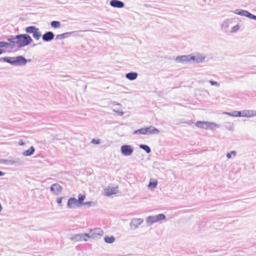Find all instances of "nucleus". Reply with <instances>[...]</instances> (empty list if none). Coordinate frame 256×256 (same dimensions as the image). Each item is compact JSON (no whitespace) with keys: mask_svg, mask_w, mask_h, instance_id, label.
Here are the masks:
<instances>
[{"mask_svg":"<svg viewBox=\"0 0 256 256\" xmlns=\"http://www.w3.org/2000/svg\"><path fill=\"white\" fill-rule=\"evenodd\" d=\"M38 30L35 26H29L26 28L25 30L28 34H33L35 31Z\"/></svg>","mask_w":256,"mask_h":256,"instance_id":"393cba45","label":"nucleus"},{"mask_svg":"<svg viewBox=\"0 0 256 256\" xmlns=\"http://www.w3.org/2000/svg\"><path fill=\"white\" fill-rule=\"evenodd\" d=\"M243 117L251 118L256 116V111L254 110H244L242 111Z\"/></svg>","mask_w":256,"mask_h":256,"instance_id":"2eb2a0df","label":"nucleus"},{"mask_svg":"<svg viewBox=\"0 0 256 256\" xmlns=\"http://www.w3.org/2000/svg\"><path fill=\"white\" fill-rule=\"evenodd\" d=\"M62 198H63L62 197H58V198H57L56 200V201L57 203L58 204H62Z\"/></svg>","mask_w":256,"mask_h":256,"instance_id":"a19ab883","label":"nucleus"},{"mask_svg":"<svg viewBox=\"0 0 256 256\" xmlns=\"http://www.w3.org/2000/svg\"><path fill=\"white\" fill-rule=\"evenodd\" d=\"M230 20H224L222 24V27L224 28H226L228 27Z\"/></svg>","mask_w":256,"mask_h":256,"instance_id":"2f4dec72","label":"nucleus"},{"mask_svg":"<svg viewBox=\"0 0 256 256\" xmlns=\"http://www.w3.org/2000/svg\"><path fill=\"white\" fill-rule=\"evenodd\" d=\"M205 58V55H204L202 54H200L198 52H196L192 54H190V63H201L204 61Z\"/></svg>","mask_w":256,"mask_h":256,"instance_id":"423d86ee","label":"nucleus"},{"mask_svg":"<svg viewBox=\"0 0 256 256\" xmlns=\"http://www.w3.org/2000/svg\"><path fill=\"white\" fill-rule=\"evenodd\" d=\"M224 114L228 115L230 116L235 117V113L234 111H233L232 112H224L223 113Z\"/></svg>","mask_w":256,"mask_h":256,"instance_id":"4c0bfd02","label":"nucleus"},{"mask_svg":"<svg viewBox=\"0 0 256 256\" xmlns=\"http://www.w3.org/2000/svg\"><path fill=\"white\" fill-rule=\"evenodd\" d=\"M176 61L182 64L190 63V54L178 56L176 58Z\"/></svg>","mask_w":256,"mask_h":256,"instance_id":"ddd939ff","label":"nucleus"},{"mask_svg":"<svg viewBox=\"0 0 256 256\" xmlns=\"http://www.w3.org/2000/svg\"><path fill=\"white\" fill-rule=\"evenodd\" d=\"M110 4L111 6L116 8H122L124 6V2L119 0H111Z\"/></svg>","mask_w":256,"mask_h":256,"instance_id":"4468645a","label":"nucleus"},{"mask_svg":"<svg viewBox=\"0 0 256 256\" xmlns=\"http://www.w3.org/2000/svg\"><path fill=\"white\" fill-rule=\"evenodd\" d=\"M6 40L8 42L0 41V48H9L10 49L14 48V46H13V42L12 39V36H6Z\"/></svg>","mask_w":256,"mask_h":256,"instance_id":"9d476101","label":"nucleus"},{"mask_svg":"<svg viewBox=\"0 0 256 256\" xmlns=\"http://www.w3.org/2000/svg\"><path fill=\"white\" fill-rule=\"evenodd\" d=\"M239 28H240L238 24H236V25L234 26L232 28L231 32H236L238 30Z\"/></svg>","mask_w":256,"mask_h":256,"instance_id":"72a5a7b5","label":"nucleus"},{"mask_svg":"<svg viewBox=\"0 0 256 256\" xmlns=\"http://www.w3.org/2000/svg\"><path fill=\"white\" fill-rule=\"evenodd\" d=\"M54 37V33L52 32L49 31V41H50L52 40H53Z\"/></svg>","mask_w":256,"mask_h":256,"instance_id":"ea45409f","label":"nucleus"},{"mask_svg":"<svg viewBox=\"0 0 256 256\" xmlns=\"http://www.w3.org/2000/svg\"><path fill=\"white\" fill-rule=\"evenodd\" d=\"M88 31H92V30H82V32H88Z\"/></svg>","mask_w":256,"mask_h":256,"instance_id":"864d4df0","label":"nucleus"},{"mask_svg":"<svg viewBox=\"0 0 256 256\" xmlns=\"http://www.w3.org/2000/svg\"><path fill=\"white\" fill-rule=\"evenodd\" d=\"M62 34H58L56 36V40H61L64 39V36H62Z\"/></svg>","mask_w":256,"mask_h":256,"instance_id":"79ce46f5","label":"nucleus"},{"mask_svg":"<svg viewBox=\"0 0 256 256\" xmlns=\"http://www.w3.org/2000/svg\"><path fill=\"white\" fill-rule=\"evenodd\" d=\"M42 40L45 42H48V32L42 36Z\"/></svg>","mask_w":256,"mask_h":256,"instance_id":"58836bf2","label":"nucleus"},{"mask_svg":"<svg viewBox=\"0 0 256 256\" xmlns=\"http://www.w3.org/2000/svg\"><path fill=\"white\" fill-rule=\"evenodd\" d=\"M12 39L14 48H22L32 43V40L28 34H18L11 36Z\"/></svg>","mask_w":256,"mask_h":256,"instance_id":"f257e3e1","label":"nucleus"},{"mask_svg":"<svg viewBox=\"0 0 256 256\" xmlns=\"http://www.w3.org/2000/svg\"><path fill=\"white\" fill-rule=\"evenodd\" d=\"M140 148L144 150L147 154H149L151 152V149L148 145L146 144H140Z\"/></svg>","mask_w":256,"mask_h":256,"instance_id":"bb28decb","label":"nucleus"},{"mask_svg":"<svg viewBox=\"0 0 256 256\" xmlns=\"http://www.w3.org/2000/svg\"><path fill=\"white\" fill-rule=\"evenodd\" d=\"M146 222L150 224H153L155 222H157L156 216H148L146 218Z\"/></svg>","mask_w":256,"mask_h":256,"instance_id":"5701e85b","label":"nucleus"},{"mask_svg":"<svg viewBox=\"0 0 256 256\" xmlns=\"http://www.w3.org/2000/svg\"><path fill=\"white\" fill-rule=\"evenodd\" d=\"M146 129L147 130V134H158L160 133V130L152 126L146 128Z\"/></svg>","mask_w":256,"mask_h":256,"instance_id":"a211bd4d","label":"nucleus"},{"mask_svg":"<svg viewBox=\"0 0 256 256\" xmlns=\"http://www.w3.org/2000/svg\"><path fill=\"white\" fill-rule=\"evenodd\" d=\"M226 156L228 158L230 159L232 158V154H230V152H228L226 154Z\"/></svg>","mask_w":256,"mask_h":256,"instance_id":"49530a36","label":"nucleus"},{"mask_svg":"<svg viewBox=\"0 0 256 256\" xmlns=\"http://www.w3.org/2000/svg\"><path fill=\"white\" fill-rule=\"evenodd\" d=\"M74 32H64L62 34L63 35L62 36H64V38H68L71 36L72 35V34H74Z\"/></svg>","mask_w":256,"mask_h":256,"instance_id":"473e14b6","label":"nucleus"},{"mask_svg":"<svg viewBox=\"0 0 256 256\" xmlns=\"http://www.w3.org/2000/svg\"><path fill=\"white\" fill-rule=\"evenodd\" d=\"M52 136L53 138H56V139H59V138H58L59 136L58 135H56L55 136H54L53 134H52Z\"/></svg>","mask_w":256,"mask_h":256,"instance_id":"09e8293b","label":"nucleus"},{"mask_svg":"<svg viewBox=\"0 0 256 256\" xmlns=\"http://www.w3.org/2000/svg\"><path fill=\"white\" fill-rule=\"evenodd\" d=\"M147 130L146 128H142L134 130L133 132L134 134H147Z\"/></svg>","mask_w":256,"mask_h":256,"instance_id":"b1692460","label":"nucleus"},{"mask_svg":"<svg viewBox=\"0 0 256 256\" xmlns=\"http://www.w3.org/2000/svg\"><path fill=\"white\" fill-rule=\"evenodd\" d=\"M143 222L144 220L142 218H133L130 223V228L132 230H136Z\"/></svg>","mask_w":256,"mask_h":256,"instance_id":"9b49d317","label":"nucleus"},{"mask_svg":"<svg viewBox=\"0 0 256 256\" xmlns=\"http://www.w3.org/2000/svg\"><path fill=\"white\" fill-rule=\"evenodd\" d=\"M62 187L58 184H54L50 188V193L55 196L59 195L62 192Z\"/></svg>","mask_w":256,"mask_h":256,"instance_id":"1a4fd4ad","label":"nucleus"},{"mask_svg":"<svg viewBox=\"0 0 256 256\" xmlns=\"http://www.w3.org/2000/svg\"><path fill=\"white\" fill-rule=\"evenodd\" d=\"M5 52L6 50H4L0 48V54Z\"/></svg>","mask_w":256,"mask_h":256,"instance_id":"8fccbe9b","label":"nucleus"},{"mask_svg":"<svg viewBox=\"0 0 256 256\" xmlns=\"http://www.w3.org/2000/svg\"><path fill=\"white\" fill-rule=\"evenodd\" d=\"M226 129L230 131H232L234 130V126H230L226 127Z\"/></svg>","mask_w":256,"mask_h":256,"instance_id":"a18cd8bd","label":"nucleus"},{"mask_svg":"<svg viewBox=\"0 0 256 256\" xmlns=\"http://www.w3.org/2000/svg\"><path fill=\"white\" fill-rule=\"evenodd\" d=\"M35 152V148L33 146H30V148L22 152V155L24 156H29L32 155Z\"/></svg>","mask_w":256,"mask_h":256,"instance_id":"aec40b11","label":"nucleus"},{"mask_svg":"<svg viewBox=\"0 0 256 256\" xmlns=\"http://www.w3.org/2000/svg\"><path fill=\"white\" fill-rule=\"evenodd\" d=\"M91 142L93 144H98L100 143V140L93 138Z\"/></svg>","mask_w":256,"mask_h":256,"instance_id":"f704fd0d","label":"nucleus"},{"mask_svg":"<svg viewBox=\"0 0 256 256\" xmlns=\"http://www.w3.org/2000/svg\"><path fill=\"white\" fill-rule=\"evenodd\" d=\"M82 205L87 207L94 206H96L95 202H84Z\"/></svg>","mask_w":256,"mask_h":256,"instance_id":"c756f323","label":"nucleus"},{"mask_svg":"<svg viewBox=\"0 0 256 256\" xmlns=\"http://www.w3.org/2000/svg\"><path fill=\"white\" fill-rule=\"evenodd\" d=\"M230 154H232L234 156H235L236 154V152L235 150H232L230 152Z\"/></svg>","mask_w":256,"mask_h":256,"instance_id":"de8ad7c7","label":"nucleus"},{"mask_svg":"<svg viewBox=\"0 0 256 256\" xmlns=\"http://www.w3.org/2000/svg\"><path fill=\"white\" fill-rule=\"evenodd\" d=\"M86 198L84 194H79L78 200L74 198H70L68 199L67 202V208H75L80 207L83 204Z\"/></svg>","mask_w":256,"mask_h":256,"instance_id":"7ed1b4c3","label":"nucleus"},{"mask_svg":"<svg viewBox=\"0 0 256 256\" xmlns=\"http://www.w3.org/2000/svg\"><path fill=\"white\" fill-rule=\"evenodd\" d=\"M158 184V181L156 179L151 178L148 184V188L151 190L154 189Z\"/></svg>","mask_w":256,"mask_h":256,"instance_id":"412c9836","label":"nucleus"},{"mask_svg":"<svg viewBox=\"0 0 256 256\" xmlns=\"http://www.w3.org/2000/svg\"><path fill=\"white\" fill-rule=\"evenodd\" d=\"M138 74L136 72H130L126 74V78L130 80H134L138 78Z\"/></svg>","mask_w":256,"mask_h":256,"instance_id":"6ab92c4d","label":"nucleus"},{"mask_svg":"<svg viewBox=\"0 0 256 256\" xmlns=\"http://www.w3.org/2000/svg\"><path fill=\"white\" fill-rule=\"evenodd\" d=\"M4 62L14 66H23L27 63V60L22 56L16 57L6 56L0 58V62Z\"/></svg>","mask_w":256,"mask_h":256,"instance_id":"f03ea898","label":"nucleus"},{"mask_svg":"<svg viewBox=\"0 0 256 256\" xmlns=\"http://www.w3.org/2000/svg\"><path fill=\"white\" fill-rule=\"evenodd\" d=\"M42 36V34L40 31L38 30H36L32 34L33 37L36 39V40H38L40 38V36Z\"/></svg>","mask_w":256,"mask_h":256,"instance_id":"cd10ccee","label":"nucleus"},{"mask_svg":"<svg viewBox=\"0 0 256 256\" xmlns=\"http://www.w3.org/2000/svg\"><path fill=\"white\" fill-rule=\"evenodd\" d=\"M26 144V142H24L22 140H20L18 142V144L20 146H24Z\"/></svg>","mask_w":256,"mask_h":256,"instance_id":"c03bdc74","label":"nucleus"},{"mask_svg":"<svg viewBox=\"0 0 256 256\" xmlns=\"http://www.w3.org/2000/svg\"><path fill=\"white\" fill-rule=\"evenodd\" d=\"M114 106H116L117 108H114L113 110L114 112H116L118 114V116H123L124 113L120 108V104L118 103H117L116 104H114Z\"/></svg>","mask_w":256,"mask_h":256,"instance_id":"4be33fe9","label":"nucleus"},{"mask_svg":"<svg viewBox=\"0 0 256 256\" xmlns=\"http://www.w3.org/2000/svg\"><path fill=\"white\" fill-rule=\"evenodd\" d=\"M196 126L198 128L206 130L208 128H210V130L212 129V126L219 128L220 125L215 124L213 122H204V121H198L196 124Z\"/></svg>","mask_w":256,"mask_h":256,"instance_id":"20e7f679","label":"nucleus"},{"mask_svg":"<svg viewBox=\"0 0 256 256\" xmlns=\"http://www.w3.org/2000/svg\"><path fill=\"white\" fill-rule=\"evenodd\" d=\"M104 240L108 244H112L115 240V238L114 236H106L104 238Z\"/></svg>","mask_w":256,"mask_h":256,"instance_id":"a878e982","label":"nucleus"},{"mask_svg":"<svg viewBox=\"0 0 256 256\" xmlns=\"http://www.w3.org/2000/svg\"><path fill=\"white\" fill-rule=\"evenodd\" d=\"M134 150V147L129 144H124L120 147V152L124 156H128L132 154Z\"/></svg>","mask_w":256,"mask_h":256,"instance_id":"6e6552de","label":"nucleus"},{"mask_svg":"<svg viewBox=\"0 0 256 256\" xmlns=\"http://www.w3.org/2000/svg\"><path fill=\"white\" fill-rule=\"evenodd\" d=\"M50 24L54 28H58L60 26V23L58 21L54 20L51 22Z\"/></svg>","mask_w":256,"mask_h":256,"instance_id":"c85d7f7f","label":"nucleus"},{"mask_svg":"<svg viewBox=\"0 0 256 256\" xmlns=\"http://www.w3.org/2000/svg\"><path fill=\"white\" fill-rule=\"evenodd\" d=\"M249 18L252 20H256V16L250 13Z\"/></svg>","mask_w":256,"mask_h":256,"instance_id":"37998d69","label":"nucleus"},{"mask_svg":"<svg viewBox=\"0 0 256 256\" xmlns=\"http://www.w3.org/2000/svg\"><path fill=\"white\" fill-rule=\"evenodd\" d=\"M89 236V234H72L70 239L73 242H81V241H88V238Z\"/></svg>","mask_w":256,"mask_h":256,"instance_id":"0eeeda50","label":"nucleus"},{"mask_svg":"<svg viewBox=\"0 0 256 256\" xmlns=\"http://www.w3.org/2000/svg\"><path fill=\"white\" fill-rule=\"evenodd\" d=\"M209 82L212 86H216L218 87L220 86V84L217 82L210 80H209Z\"/></svg>","mask_w":256,"mask_h":256,"instance_id":"c9c22d12","label":"nucleus"},{"mask_svg":"<svg viewBox=\"0 0 256 256\" xmlns=\"http://www.w3.org/2000/svg\"><path fill=\"white\" fill-rule=\"evenodd\" d=\"M198 82H199L200 84H203V83L204 82V80H200V81Z\"/></svg>","mask_w":256,"mask_h":256,"instance_id":"603ef678","label":"nucleus"},{"mask_svg":"<svg viewBox=\"0 0 256 256\" xmlns=\"http://www.w3.org/2000/svg\"><path fill=\"white\" fill-rule=\"evenodd\" d=\"M118 191V188H108L104 190V193L106 196H110L116 194Z\"/></svg>","mask_w":256,"mask_h":256,"instance_id":"dca6fc26","label":"nucleus"},{"mask_svg":"<svg viewBox=\"0 0 256 256\" xmlns=\"http://www.w3.org/2000/svg\"><path fill=\"white\" fill-rule=\"evenodd\" d=\"M234 13L242 16H244L247 18L250 17V13L248 10L236 9L234 10Z\"/></svg>","mask_w":256,"mask_h":256,"instance_id":"f3484780","label":"nucleus"},{"mask_svg":"<svg viewBox=\"0 0 256 256\" xmlns=\"http://www.w3.org/2000/svg\"><path fill=\"white\" fill-rule=\"evenodd\" d=\"M104 232L100 228H96L90 230V234H89L88 238H96V236H102Z\"/></svg>","mask_w":256,"mask_h":256,"instance_id":"f8f14e48","label":"nucleus"},{"mask_svg":"<svg viewBox=\"0 0 256 256\" xmlns=\"http://www.w3.org/2000/svg\"><path fill=\"white\" fill-rule=\"evenodd\" d=\"M5 173L0 170V176H4Z\"/></svg>","mask_w":256,"mask_h":256,"instance_id":"3c124183","label":"nucleus"},{"mask_svg":"<svg viewBox=\"0 0 256 256\" xmlns=\"http://www.w3.org/2000/svg\"><path fill=\"white\" fill-rule=\"evenodd\" d=\"M156 217L157 222L160 221L162 220H164L166 218L165 215L162 214H160L156 215Z\"/></svg>","mask_w":256,"mask_h":256,"instance_id":"7c9ffc66","label":"nucleus"},{"mask_svg":"<svg viewBox=\"0 0 256 256\" xmlns=\"http://www.w3.org/2000/svg\"><path fill=\"white\" fill-rule=\"evenodd\" d=\"M235 113V117H243V115L242 114V111H234Z\"/></svg>","mask_w":256,"mask_h":256,"instance_id":"e433bc0d","label":"nucleus"},{"mask_svg":"<svg viewBox=\"0 0 256 256\" xmlns=\"http://www.w3.org/2000/svg\"><path fill=\"white\" fill-rule=\"evenodd\" d=\"M0 164L6 166H18L23 164L24 162L20 158H17L14 160L0 158Z\"/></svg>","mask_w":256,"mask_h":256,"instance_id":"39448f33","label":"nucleus"}]
</instances>
